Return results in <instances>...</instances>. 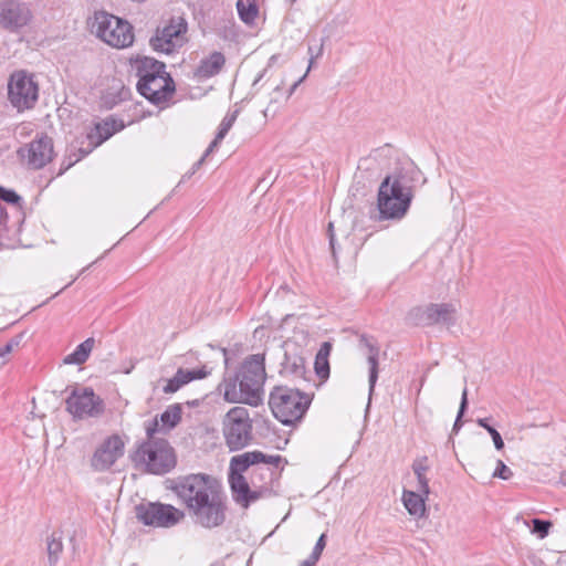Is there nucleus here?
Masks as SVG:
<instances>
[{
	"label": "nucleus",
	"instance_id": "obj_1",
	"mask_svg": "<svg viewBox=\"0 0 566 566\" xmlns=\"http://www.w3.org/2000/svg\"><path fill=\"white\" fill-rule=\"evenodd\" d=\"M265 378L264 355L248 356L232 376L224 377L221 384L224 400L258 407L263 401Z\"/></svg>",
	"mask_w": 566,
	"mask_h": 566
},
{
	"label": "nucleus",
	"instance_id": "obj_2",
	"mask_svg": "<svg viewBox=\"0 0 566 566\" xmlns=\"http://www.w3.org/2000/svg\"><path fill=\"white\" fill-rule=\"evenodd\" d=\"M313 396L287 386H275L270 392L269 406L273 416L285 426L300 422L308 410Z\"/></svg>",
	"mask_w": 566,
	"mask_h": 566
},
{
	"label": "nucleus",
	"instance_id": "obj_3",
	"mask_svg": "<svg viewBox=\"0 0 566 566\" xmlns=\"http://www.w3.org/2000/svg\"><path fill=\"white\" fill-rule=\"evenodd\" d=\"M136 468H143L146 473L164 475L177 464L174 448L166 439L146 440L139 443L130 454Z\"/></svg>",
	"mask_w": 566,
	"mask_h": 566
},
{
	"label": "nucleus",
	"instance_id": "obj_4",
	"mask_svg": "<svg viewBox=\"0 0 566 566\" xmlns=\"http://www.w3.org/2000/svg\"><path fill=\"white\" fill-rule=\"evenodd\" d=\"M222 433L231 452L248 447L253 440V424L249 410L244 407L231 408L223 417Z\"/></svg>",
	"mask_w": 566,
	"mask_h": 566
},
{
	"label": "nucleus",
	"instance_id": "obj_5",
	"mask_svg": "<svg viewBox=\"0 0 566 566\" xmlns=\"http://www.w3.org/2000/svg\"><path fill=\"white\" fill-rule=\"evenodd\" d=\"M227 496L220 485L200 497L188 511L196 524L205 528L221 526L226 521Z\"/></svg>",
	"mask_w": 566,
	"mask_h": 566
},
{
	"label": "nucleus",
	"instance_id": "obj_6",
	"mask_svg": "<svg viewBox=\"0 0 566 566\" xmlns=\"http://www.w3.org/2000/svg\"><path fill=\"white\" fill-rule=\"evenodd\" d=\"M413 192H402L389 186L388 179L380 182L377 195V208L380 220L402 219L412 202Z\"/></svg>",
	"mask_w": 566,
	"mask_h": 566
},
{
	"label": "nucleus",
	"instance_id": "obj_7",
	"mask_svg": "<svg viewBox=\"0 0 566 566\" xmlns=\"http://www.w3.org/2000/svg\"><path fill=\"white\" fill-rule=\"evenodd\" d=\"M39 98V85L27 71H15L8 83V99L18 112L31 109Z\"/></svg>",
	"mask_w": 566,
	"mask_h": 566
},
{
	"label": "nucleus",
	"instance_id": "obj_8",
	"mask_svg": "<svg viewBox=\"0 0 566 566\" xmlns=\"http://www.w3.org/2000/svg\"><path fill=\"white\" fill-rule=\"evenodd\" d=\"M172 483L171 490L188 510L218 486V483L206 473L179 476Z\"/></svg>",
	"mask_w": 566,
	"mask_h": 566
},
{
	"label": "nucleus",
	"instance_id": "obj_9",
	"mask_svg": "<svg viewBox=\"0 0 566 566\" xmlns=\"http://www.w3.org/2000/svg\"><path fill=\"white\" fill-rule=\"evenodd\" d=\"M136 517L147 526L170 527L176 525L185 514L170 504L159 502L140 503L135 506Z\"/></svg>",
	"mask_w": 566,
	"mask_h": 566
},
{
	"label": "nucleus",
	"instance_id": "obj_10",
	"mask_svg": "<svg viewBox=\"0 0 566 566\" xmlns=\"http://www.w3.org/2000/svg\"><path fill=\"white\" fill-rule=\"evenodd\" d=\"M65 403L66 410L75 419L95 418L104 412V401L91 387H75Z\"/></svg>",
	"mask_w": 566,
	"mask_h": 566
},
{
	"label": "nucleus",
	"instance_id": "obj_11",
	"mask_svg": "<svg viewBox=\"0 0 566 566\" xmlns=\"http://www.w3.org/2000/svg\"><path fill=\"white\" fill-rule=\"evenodd\" d=\"M184 18H172L164 28H157L149 39L150 48L158 53L171 54L182 45V35L187 32Z\"/></svg>",
	"mask_w": 566,
	"mask_h": 566
},
{
	"label": "nucleus",
	"instance_id": "obj_12",
	"mask_svg": "<svg viewBox=\"0 0 566 566\" xmlns=\"http://www.w3.org/2000/svg\"><path fill=\"white\" fill-rule=\"evenodd\" d=\"M18 155L29 168L41 169L53 159V140L46 134L36 135L32 142L18 149Z\"/></svg>",
	"mask_w": 566,
	"mask_h": 566
},
{
	"label": "nucleus",
	"instance_id": "obj_13",
	"mask_svg": "<svg viewBox=\"0 0 566 566\" xmlns=\"http://www.w3.org/2000/svg\"><path fill=\"white\" fill-rule=\"evenodd\" d=\"M32 19L29 6L21 1L3 0L0 2V28L10 33H18Z\"/></svg>",
	"mask_w": 566,
	"mask_h": 566
},
{
	"label": "nucleus",
	"instance_id": "obj_14",
	"mask_svg": "<svg viewBox=\"0 0 566 566\" xmlns=\"http://www.w3.org/2000/svg\"><path fill=\"white\" fill-rule=\"evenodd\" d=\"M132 72L138 77L136 90L149 91V81L163 78L167 74L166 64L150 56L136 55L129 59Z\"/></svg>",
	"mask_w": 566,
	"mask_h": 566
},
{
	"label": "nucleus",
	"instance_id": "obj_15",
	"mask_svg": "<svg viewBox=\"0 0 566 566\" xmlns=\"http://www.w3.org/2000/svg\"><path fill=\"white\" fill-rule=\"evenodd\" d=\"M125 443L118 434H113L105 439L95 450L91 465L95 471L104 472L124 454Z\"/></svg>",
	"mask_w": 566,
	"mask_h": 566
},
{
	"label": "nucleus",
	"instance_id": "obj_16",
	"mask_svg": "<svg viewBox=\"0 0 566 566\" xmlns=\"http://www.w3.org/2000/svg\"><path fill=\"white\" fill-rule=\"evenodd\" d=\"M283 359L281 361L280 375L295 379L308 380L305 366V350L296 343L286 342L283 345Z\"/></svg>",
	"mask_w": 566,
	"mask_h": 566
},
{
	"label": "nucleus",
	"instance_id": "obj_17",
	"mask_svg": "<svg viewBox=\"0 0 566 566\" xmlns=\"http://www.w3.org/2000/svg\"><path fill=\"white\" fill-rule=\"evenodd\" d=\"M420 177L421 171L412 161H403L399 163L384 179H388L389 186L396 190L413 192Z\"/></svg>",
	"mask_w": 566,
	"mask_h": 566
},
{
	"label": "nucleus",
	"instance_id": "obj_18",
	"mask_svg": "<svg viewBox=\"0 0 566 566\" xmlns=\"http://www.w3.org/2000/svg\"><path fill=\"white\" fill-rule=\"evenodd\" d=\"M148 86L149 91L138 93L156 106L168 103L176 92V84L170 73L163 75V78L149 81Z\"/></svg>",
	"mask_w": 566,
	"mask_h": 566
},
{
	"label": "nucleus",
	"instance_id": "obj_19",
	"mask_svg": "<svg viewBox=\"0 0 566 566\" xmlns=\"http://www.w3.org/2000/svg\"><path fill=\"white\" fill-rule=\"evenodd\" d=\"M134 42L133 25L119 18V20L112 25L105 43L117 49L128 48Z\"/></svg>",
	"mask_w": 566,
	"mask_h": 566
},
{
	"label": "nucleus",
	"instance_id": "obj_20",
	"mask_svg": "<svg viewBox=\"0 0 566 566\" xmlns=\"http://www.w3.org/2000/svg\"><path fill=\"white\" fill-rule=\"evenodd\" d=\"M210 373L207 370L206 366L201 368L195 369H184L179 368L172 378L167 380L166 386L164 387L165 394H174L178 391L184 385L197 380L206 378Z\"/></svg>",
	"mask_w": 566,
	"mask_h": 566
},
{
	"label": "nucleus",
	"instance_id": "obj_21",
	"mask_svg": "<svg viewBox=\"0 0 566 566\" xmlns=\"http://www.w3.org/2000/svg\"><path fill=\"white\" fill-rule=\"evenodd\" d=\"M226 65V56L219 51H213L207 57H203L197 67L193 75L199 80H208L218 75Z\"/></svg>",
	"mask_w": 566,
	"mask_h": 566
},
{
	"label": "nucleus",
	"instance_id": "obj_22",
	"mask_svg": "<svg viewBox=\"0 0 566 566\" xmlns=\"http://www.w3.org/2000/svg\"><path fill=\"white\" fill-rule=\"evenodd\" d=\"M432 326L443 325L448 328L458 321V310L452 303H431Z\"/></svg>",
	"mask_w": 566,
	"mask_h": 566
},
{
	"label": "nucleus",
	"instance_id": "obj_23",
	"mask_svg": "<svg viewBox=\"0 0 566 566\" xmlns=\"http://www.w3.org/2000/svg\"><path fill=\"white\" fill-rule=\"evenodd\" d=\"M359 344L365 346L368 349V356L367 361L369 364V376H368V382H369V395L374 392L377 379H378V358H379V347L371 342V338H369L366 335H361L359 338Z\"/></svg>",
	"mask_w": 566,
	"mask_h": 566
},
{
	"label": "nucleus",
	"instance_id": "obj_24",
	"mask_svg": "<svg viewBox=\"0 0 566 566\" xmlns=\"http://www.w3.org/2000/svg\"><path fill=\"white\" fill-rule=\"evenodd\" d=\"M125 125L123 120H116L112 117L104 119L101 123H96L94 128L88 134H94L93 146H99L115 133L124 129Z\"/></svg>",
	"mask_w": 566,
	"mask_h": 566
},
{
	"label": "nucleus",
	"instance_id": "obj_25",
	"mask_svg": "<svg viewBox=\"0 0 566 566\" xmlns=\"http://www.w3.org/2000/svg\"><path fill=\"white\" fill-rule=\"evenodd\" d=\"M263 452L259 450L244 452L231 458L229 473L243 474L250 467L260 463Z\"/></svg>",
	"mask_w": 566,
	"mask_h": 566
},
{
	"label": "nucleus",
	"instance_id": "obj_26",
	"mask_svg": "<svg viewBox=\"0 0 566 566\" xmlns=\"http://www.w3.org/2000/svg\"><path fill=\"white\" fill-rule=\"evenodd\" d=\"M427 497L428 496L420 493L418 490H417V492L409 491V490H403V492H402V503H403L406 510L408 511V513L413 516L421 517L424 515V512H426L424 502H426Z\"/></svg>",
	"mask_w": 566,
	"mask_h": 566
},
{
	"label": "nucleus",
	"instance_id": "obj_27",
	"mask_svg": "<svg viewBox=\"0 0 566 566\" xmlns=\"http://www.w3.org/2000/svg\"><path fill=\"white\" fill-rule=\"evenodd\" d=\"M95 339L93 337L86 338L84 342L78 344L76 348L63 359L66 365H82L84 364L94 348Z\"/></svg>",
	"mask_w": 566,
	"mask_h": 566
},
{
	"label": "nucleus",
	"instance_id": "obj_28",
	"mask_svg": "<svg viewBox=\"0 0 566 566\" xmlns=\"http://www.w3.org/2000/svg\"><path fill=\"white\" fill-rule=\"evenodd\" d=\"M119 20L118 17L101 11L94 14V21L92 23V30L96 36L105 42L107 34L113 24Z\"/></svg>",
	"mask_w": 566,
	"mask_h": 566
},
{
	"label": "nucleus",
	"instance_id": "obj_29",
	"mask_svg": "<svg viewBox=\"0 0 566 566\" xmlns=\"http://www.w3.org/2000/svg\"><path fill=\"white\" fill-rule=\"evenodd\" d=\"M406 322L412 326H432L431 303L412 307L406 316Z\"/></svg>",
	"mask_w": 566,
	"mask_h": 566
},
{
	"label": "nucleus",
	"instance_id": "obj_30",
	"mask_svg": "<svg viewBox=\"0 0 566 566\" xmlns=\"http://www.w3.org/2000/svg\"><path fill=\"white\" fill-rule=\"evenodd\" d=\"M228 482L233 501L241 505L250 490L245 476L243 474L228 473Z\"/></svg>",
	"mask_w": 566,
	"mask_h": 566
},
{
	"label": "nucleus",
	"instance_id": "obj_31",
	"mask_svg": "<svg viewBox=\"0 0 566 566\" xmlns=\"http://www.w3.org/2000/svg\"><path fill=\"white\" fill-rule=\"evenodd\" d=\"M411 468H412L415 475L417 476V481H418L417 490L420 493L428 496L430 493L429 480L426 476V473L429 470L428 457L423 455V457L417 458L412 462Z\"/></svg>",
	"mask_w": 566,
	"mask_h": 566
},
{
	"label": "nucleus",
	"instance_id": "obj_32",
	"mask_svg": "<svg viewBox=\"0 0 566 566\" xmlns=\"http://www.w3.org/2000/svg\"><path fill=\"white\" fill-rule=\"evenodd\" d=\"M237 10L239 18L245 24H252L259 14V7L255 0H238Z\"/></svg>",
	"mask_w": 566,
	"mask_h": 566
},
{
	"label": "nucleus",
	"instance_id": "obj_33",
	"mask_svg": "<svg viewBox=\"0 0 566 566\" xmlns=\"http://www.w3.org/2000/svg\"><path fill=\"white\" fill-rule=\"evenodd\" d=\"M46 552L49 566H56L63 552L61 536H56V533H52V535L48 537Z\"/></svg>",
	"mask_w": 566,
	"mask_h": 566
},
{
	"label": "nucleus",
	"instance_id": "obj_34",
	"mask_svg": "<svg viewBox=\"0 0 566 566\" xmlns=\"http://www.w3.org/2000/svg\"><path fill=\"white\" fill-rule=\"evenodd\" d=\"M182 408L179 403L170 405L161 415L163 427L168 430L175 428L181 421Z\"/></svg>",
	"mask_w": 566,
	"mask_h": 566
},
{
	"label": "nucleus",
	"instance_id": "obj_35",
	"mask_svg": "<svg viewBox=\"0 0 566 566\" xmlns=\"http://www.w3.org/2000/svg\"><path fill=\"white\" fill-rule=\"evenodd\" d=\"M274 494L273 490L269 486H260L259 489L252 490L250 488L247 496L241 503V506L248 509L253 502L263 499L270 497Z\"/></svg>",
	"mask_w": 566,
	"mask_h": 566
},
{
	"label": "nucleus",
	"instance_id": "obj_36",
	"mask_svg": "<svg viewBox=\"0 0 566 566\" xmlns=\"http://www.w3.org/2000/svg\"><path fill=\"white\" fill-rule=\"evenodd\" d=\"M476 423L485 429L489 434L491 436L492 440H493V443H494V448L497 450V451H501L504 449V441L502 439V436L500 434V432L494 428L492 427L490 423H489V419L488 418H479L476 420Z\"/></svg>",
	"mask_w": 566,
	"mask_h": 566
},
{
	"label": "nucleus",
	"instance_id": "obj_37",
	"mask_svg": "<svg viewBox=\"0 0 566 566\" xmlns=\"http://www.w3.org/2000/svg\"><path fill=\"white\" fill-rule=\"evenodd\" d=\"M239 113H240L239 109H234L233 112L228 113L224 116V118L222 119V122L220 123V125L218 127L217 140H222L227 136L228 132L231 129L234 122L237 120Z\"/></svg>",
	"mask_w": 566,
	"mask_h": 566
},
{
	"label": "nucleus",
	"instance_id": "obj_38",
	"mask_svg": "<svg viewBox=\"0 0 566 566\" xmlns=\"http://www.w3.org/2000/svg\"><path fill=\"white\" fill-rule=\"evenodd\" d=\"M468 406H469L468 389H467V387H464L462 395H461V401H460L458 415H457V418H455V421H454L453 428H452L453 433H458L460 431V429L462 428V424H463L462 418L468 410Z\"/></svg>",
	"mask_w": 566,
	"mask_h": 566
},
{
	"label": "nucleus",
	"instance_id": "obj_39",
	"mask_svg": "<svg viewBox=\"0 0 566 566\" xmlns=\"http://www.w3.org/2000/svg\"><path fill=\"white\" fill-rule=\"evenodd\" d=\"M0 200L17 207L19 211L22 209L23 199L13 189L0 186Z\"/></svg>",
	"mask_w": 566,
	"mask_h": 566
},
{
	"label": "nucleus",
	"instance_id": "obj_40",
	"mask_svg": "<svg viewBox=\"0 0 566 566\" xmlns=\"http://www.w3.org/2000/svg\"><path fill=\"white\" fill-rule=\"evenodd\" d=\"M86 139L88 140V146L86 148L80 147L77 149L78 155L74 159L70 158V161L61 169V172L65 171L66 169L72 167L74 164H76L77 161H80L81 159L86 157L88 154H91L93 151L94 148L97 147V146H93L94 134H87Z\"/></svg>",
	"mask_w": 566,
	"mask_h": 566
},
{
	"label": "nucleus",
	"instance_id": "obj_41",
	"mask_svg": "<svg viewBox=\"0 0 566 566\" xmlns=\"http://www.w3.org/2000/svg\"><path fill=\"white\" fill-rule=\"evenodd\" d=\"M553 523L549 520L533 518L532 520V533L536 534L541 539L545 538L549 534V530Z\"/></svg>",
	"mask_w": 566,
	"mask_h": 566
},
{
	"label": "nucleus",
	"instance_id": "obj_42",
	"mask_svg": "<svg viewBox=\"0 0 566 566\" xmlns=\"http://www.w3.org/2000/svg\"><path fill=\"white\" fill-rule=\"evenodd\" d=\"M314 369L318 378L326 380L329 377L328 358L315 357Z\"/></svg>",
	"mask_w": 566,
	"mask_h": 566
},
{
	"label": "nucleus",
	"instance_id": "obj_43",
	"mask_svg": "<svg viewBox=\"0 0 566 566\" xmlns=\"http://www.w3.org/2000/svg\"><path fill=\"white\" fill-rule=\"evenodd\" d=\"M326 538H327L326 534L323 533L318 537V539H317V542H316V544H315L311 555L308 556L311 559L315 560L316 563L321 558V555H322V553H323V551H324V548L326 546Z\"/></svg>",
	"mask_w": 566,
	"mask_h": 566
},
{
	"label": "nucleus",
	"instance_id": "obj_44",
	"mask_svg": "<svg viewBox=\"0 0 566 566\" xmlns=\"http://www.w3.org/2000/svg\"><path fill=\"white\" fill-rule=\"evenodd\" d=\"M512 475V470L502 460H497L496 469L493 472V476L502 480H509Z\"/></svg>",
	"mask_w": 566,
	"mask_h": 566
},
{
	"label": "nucleus",
	"instance_id": "obj_45",
	"mask_svg": "<svg viewBox=\"0 0 566 566\" xmlns=\"http://www.w3.org/2000/svg\"><path fill=\"white\" fill-rule=\"evenodd\" d=\"M22 335H17L8 340L3 346L0 347V357H4L10 354L13 348L18 347L21 343Z\"/></svg>",
	"mask_w": 566,
	"mask_h": 566
},
{
	"label": "nucleus",
	"instance_id": "obj_46",
	"mask_svg": "<svg viewBox=\"0 0 566 566\" xmlns=\"http://www.w3.org/2000/svg\"><path fill=\"white\" fill-rule=\"evenodd\" d=\"M327 235L329 240V248L332 251V255L335 262H337V249H336V240H335V232H334V223L329 222L327 228Z\"/></svg>",
	"mask_w": 566,
	"mask_h": 566
},
{
	"label": "nucleus",
	"instance_id": "obj_47",
	"mask_svg": "<svg viewBox=\"0 0 566 566\" xmlns=\"http://www.w3.org/2000/svg\"><path fill=\"white\" fill-rule=\"evenodd\" d=\"M159 431V422L158 418L155 417L147 426H146V434L147 440H157L158 438L155 437V433Z\"/></svg>",
	"mask_w": 566,
	"mask_h": 566
},
{
	"label": "nucleus",
	"instance_id": "obj_48",
	"mask_svg": "<svg viewBox=\"0 0 566 566\" xmlns=\"http://www.w3.org/2000/svg\"><path fill=\"white\" fill-rule=\"evenodd\" d=\"M9 216L4 207L0 206V234L8 230Z\"/></svg>",
	"mask_w": 566,
	"mask_h": 566
},
{
	"label": "nucleus",
	"instance_id": "obj_49",
	"mask_svg": "<svg viewBox=\"0 0 566 566\" xmlns=\"http://www.w3.org/2000/svg\"><path fill=\"white\" fill-rule=\"evenodd\" d=\"M331 350H332V344L328 342H324L321 345V348L318 349L316 357L328 358Z\"/></svg>",
	"mask_w": 566,
	"mask_h": 566
},
{
	"label": "nucleus",
	"instance_id": "obj_50",
	"mask_svg": "<svg viewBox=\"0 0 566 566\" xmlns=\"http://www.w3.org/2000/svg\"><path fill=\"white\" fill-rule=\"evenodd\" d=\"M281 455H268L263 453V458L260 460V463L277 465L281 462Z\"/></svg>",
	"mask_w": 566,
	"mask_h": 566
},
{
	"label": "nucleus",
	"instance_id": "obj_51",
	"mask_svg": "<svg viewBox=\"0 0 566 566\" xmlns=\"http://www.w3.org/2000/svg\"><path fill=\"white\" fill-rule=\"evenodd\" d=\"M205 160V156H201V158L192 165L191 170L182 176L181 181H185L186 179L190 178L201 167Z\"/></svg>",
	"mask_w": 566,
	"mask_h": 566
},
{
	"label": "nucleus",
	"instance_id": "obj_52",
	"mask_svg": "<svg viewBox=\"0 0 566 566\" xmlns=\"http://www.w3.org/2000/svg\"><path fill=\"white\" fill-rule=\"evenodd\" d=\"M308 53H310L311 57H310V65H308V69L306 71L307 73H308V71H310V69H311V66L313 64V61L322 55V53H323V42L321 43L316 54H314V50L312 49V46H308Z\"/></svg>",
	"mask_w": 566,
	"mask_h": 566
},
{
	"label": "nucleus",
	"instance_id": "obj_53",
	"mask_svg": "<svg viewBox=\"0 0 566 566\" xmlns=\"http://www.w3.org/2000/svg\"><path fill=\"white\" fill-rule=\"evenodd\" d=\"M220 143H221V140H217V135H216L213 140L210 143L209 147L206 149V151L203 153L202 156H205V158H207L213 151L214 147H217Z\"/></svg>",
	"mask_w": 566,
	"mask_h": 566
},
{
	"label": "nucleus",
	"instance_id": "obj_54",
	"mask_svg": "<svg viewBox=\"0 0 566 566\" xmlns=\"http://www.w3.org/2000/svg\"><path fill=\"white\" fill-rule=\"evenodd\" d=\"M307 75V72L302 76L300 77L289 90V95L287 97H290L294 92L295 90L297 88V86L304 81V78L306 77Z\"/></svg>",
	"mask_w": 566,
	"mask_h": 566
},
{
	"label": "nucleus",
	"instance_id": "obj_55",
	"mask_svg": "<svg viewBox=\"0 0 566 566\" xmlns=\"http://www.w3.org/2000/svg\"><path fill=\"white\" fill-rule=\"evenodd\" d=\"M316 562L307 557L305 560H303L298 566H315Z\"/></svg>",
	"mask_w": 566,
	"mask_h": 566
},
{
	"label": "nucleus",
	"instance_id": "obj_56",
	"mask_svg": "<svg viewBox=\"0 0 566 566\" xmlns=\"http://www.w3.org/2000/svg\"><path fill=\"white\" fill-rule=\"evenodd\" d=\"M264 73H265V70L262 71L261 73H259V75L256 76V78L254 80L252 86H255L261 80L262 77L264 76Z\"/></svg>",
	"mask_w": 566,
	"mask_h": 566
},
{
	"label": "nucleus",
	"instance_id": "obj_57",
	"mask_svg": "<svg viewBox=\"0 0 566 566\" xmlns=\"http://www.w3.org/2000/svg\"><path fill=\"white\" fill-rule=\"evenodd\" d=\"M222 353L224 355V364L228 367L229 358H228V350L226 348L222 349Z\"/></svg>",
	"mask_w": 566,
	"mask_h": 566
},
{
	"label": "nucleus",
	"instance_id": "obj_58",
	"mask_svg": "<svg viewBox=\"0 0 566 566\" xmlns=\"http://www.w3.org/2000/svg\"><path fill=\"white\" fill-rule=\"evenodd\" d=\"M8 233H9V229H8L7 231L2 232V233L0 234V238H1V237H4V235H8ZM2 245H4V244L0 242V248H1Z\"/></svg>",
	"mask_w": 566,
	"mask_h": 566
},
{
	"label": "nucleus",
	"instance_id": "obj_59",
	"mask_svg": "<svg viewBox=\"0 0 566 566\" xmlns=\"http://www.w3.org/2000/svg\"><path fill=\"white\" fill-rule=\"evenodd\" d=\"M560 479H562L563 484L566 485V474L562 475Z\"/></svg>",
	"mask_w": 566,
	"mask_h": 566
},
{
	"label": "nucleus",
	"instance_id": "obj_60",
	"mask_svg": "<svg viewBox=\"0 0 566 566\" xmlns=\"http://www.w3.org/2000/svg\"><path fill=\"white\" fill-rule=\"evenodd\" d=\"M286 2H289L291 6H293L297 0H285Z\"/></svg>",
	"mask_w": 566,
	"mask_h": 566
},
{
	"label": "nucleus",
	"instance_id": "obj_61",
	"mask_svg": "<svg viewBox=\"0 0 566 566\" xmlns=\"http://www.w3.org/2000/svg\"><path fill=\"white\" fill-rule=\"evenodd\" d=\"M73 284V281H70L66 286H71Z\"/></svg>",
	"mask_w": 566,
	"mask_h": 566
},
{
	"label": "nucleus",
	"instance_id": "obj_62",
	"mask_svg": "<svg viewBox=\"0 0 566 566\" xmlns=\"http://www.w3.org/2000/svg\"><path fill=\"white\" fill-rule=\"evenodd\" d=\"M73 284V281H70L66 286H71Z\"/></svg>",
	"mask_w": 566,
	"mask_h": 566
},
{
	"label": "nucleus",
	"instance_id": "obj_63",
	"mask_svg": "<svg viewBox=\"0 0 566 566\" xmlns=\"http://www.w3.org/2000/svg\"><path fill=\"white\" fill-rule=\"evenodd\" d=\"M73 284V281H70L66 286H71Z\"/></svg>",
	"mask_w": 566,
	"mask_h": 566
}]
</instances>
